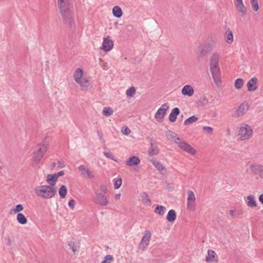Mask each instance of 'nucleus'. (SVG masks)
I'll list each match as a JSON object with an SVG mask.
<instances>
[{"label": "nucleus", "mask_w": 263, "mask_h": 263, "mask_svg": "<svg viewBox=\"0 0 263 263\" xmlns=\"http://www.w3.org/2000/svg\"><path fill=\"white\" fill-rule=\"evenodd\" d=\"M165 210V208L163 205H157L155 209V212L159 215H163Z\"/></svg>", "instance_id": "33"}, {"label": "nucleus", "mask_w": 263, "mask_h": 263, "mask_svg": "<svg viewBox=\"0 0 263 263\" xmlns=\"http://www.w3.org/2000/svg\"><path fill=\"white\" fill-rule=\"evenodd\" d=\"M112 14L115 17L119 18L123 14L122 9L118 6H115L112 8Z\"/></svg>", "instance_id": "28"}, {"label": "nucleus", "mask_w": 263, "mask_h": 263, "mask_svg": "<svg viewBox=\"0 0 263 263\" xmlns=\"http://www.w3.org/2000/svg\"><path fill=\"white\" fill-rule=\"evenodd\" d=\"M55 175L57 176V178L58 179L59 176H63L64 175V172L63 171H60L58 172V173L55 174Z\"/></svg>", "instance_id": "51"}, {"label": "nucleus", "mask_w": 263, "mask_h": 263, "mask_svg": "<svg viewBox=\"0 0 263 263\" xmlns=\"http://www.w3.org/2000/svg\"><path fill=\"white\" fill-rule=\"evenodd\" d=\"M49 146V142L46 139L42 143H39L36 146V150L32 154V161L34 163L37 164L42 159Z\"/></svg>", "instance_id": "5"}, {"label": "nucleus", "mask_w": 263, "mask_h": 263, "mask_svg": "<svg viewBox=\"0 0 263 263\" xmlns=\"http://www.w3.org/2000/svg\"><path fill=\"white\" fill-rule=\"evenodd\" d=\"M152 236L151 232L148 230H145L144 235L139 244V248L144 250L146 249L149 243Z\"/></svg>", "instance_id": "10"}, {"label": "nucleus", "mask_w": 263, "mask_h": 263, "mask_svg": "<svg viewBox=\"0 0 263 263\" xmlns=\"http://www.w3.org/2000/svg\"><path fill=\"white\" fill-rule=\"evenodd\" d=\"M250 4L253 11L256 12L259 9L258 3L257 0H250Z\"/></svg>", "instance_id": "36"}, {"label": "nucleus", "mask_w": 263, "mask_h": 263, "mask_svg": "<svg viewBox=\"0 0 263 263\" xmlns=\"http://www.w3.org/2000/svg\"><path fill=\"white\" fill-rule=\"evenodd\" d=\"M104 151L103 152V154L105 157L107 158L115 161L117 162V159H116L115 156L113 155L111 152H110L108 150V149L106 147L104 148Z\"/></svg>", "instance_id": "31"}, {"label": "nucleus", "mask_w": 263, "mask_h": 263, "mask_svg": "<svg viewBox=\"0 0 263 263\" xmlns=\"http://www.w3.org/2000/svg\"><path fill=\"white\" fill-rule=\"evenodd\" d=\"M248 103L243 102L241 103L235 111V116L240 117L246 114L249 109Z\"/></svg>", "instance_id": "13"}, {"label": "nucleus", "mask_w": 263, "mask_h": 263, "mask_svg": "<svg viewBox=\"0 0 263 263\" xmlns=\"http://www.w3.org/2000/svg\"><path fill=\"white\" fill-rule=\"evenodd\" d=\"M159 153V149L156 142L154 141H151V146L148 150V155L150 156L156 155Z\"/></svg>", "instance_id": "20"}, {"label": "nucleus", "mask_w": 263, "mask_h": 263, "mask_svg": "<svg viewBox=\"0 0 263 263\" xmlns=\"http://www.w3.org/2000/svg\"><path fill=\"white\" fill-rule=\"evenodd\" d=\"M181 92L183 95L191 97L194 94V90L191 85H186L183 87Z\"/></svg>", "instance_id": "21"}, {"label": "nucleus", "mask_w": 263, "mask_h": 263, "mask_svg": "<svg viewBox=\"0 0 263 263\" xmlns=\"http://www.w3.org/2000/svg\"><path fill=\"white\" fill-rule=\"evenodd\" d=\"M203 130H204V132L206 133H212L213 130V129L210 126H203Z\"/></svg>", "instance_id": "47"}, {"label": "nucleus", "mask_w": 263, "mask_h": 263, "mask_svg": "<svg viewBox=\"0 0 263 263\" xmlns=\"http://www.w3.org/2000/svg\"><path fill=\"white\" fill-rule=\"evenodd\" d=\"M114 46V43L109 37H105L102 43V49L104 51H110Z\"/></svg>", "instance_id": "15"}, {"label": "nucleus", "mask_w": 263, "mask_h": 263, "mask_svg": "<svg viewBox=\"0 0 263 263\" xmlns=\"http://www.w3.org/2000/svg\"><path fill=\"white\" fill-rule=\"evenodd\" d=\"M114 111L111 108L105 107L103 108V114L104 116L106 117H109L112 115Z\"/></svg>", "instance_id": "35"}, {"label": "nucleus", "mask_w": 263, "mask_h": 263, "mask_svg": "<svg viewBox=\"0 0 263 263\" xmlns=\"http://www.w3.org/2000/svg\"><path fill=\"white\" fill-rule=\"evenodd\" d=\"M57 180V176L55 175V174H49L47 175V181L50 184L49 186L54 187Z\"/></svg>", "instance_id": "24"}, {"label": "nucleus", "mask_w": 263, "mask_h": 263, "mask_svg": "<svg viewBox=\"0 0 263 263\" xmlns=\"http://www.w3.org/2000/svg\"><path fill=\"white\" fill-rule=\"evenodd\" d=\"M247 87L249 91H255L258 87V79L254 77L248 81Z\"/></svg>", "instance_id": "14"}, {"label": "nucleus", "mask_w": 263, "mask_h": 263, "mask_svg": "<svg viewBox=\"0 0 263 263\" xmlns=\"http://www.w3.org/2000/svg\"><path fill=\"white\" fill-rule=\"evenodd\" d=\"M57 192L56 188L49 185H42L35 187L34 192L36 196L45 199L53 197Z\"/></svg>", "instance_id": "4"}, {"label": "nucleus", "mask_w": 263, "mask_h": 263, "mask_svg": "<svg viewBox=\"0 0 263 263\" xmlns=\"http://www.w3.org/2000/svg\"><path fill=\"white\" fill-rule=\"evenodd\" d=\"M235 6L238 11L241 13V16H243L246 15L247 13V9L243 4L242 0L236 1Z\"/></svg>", "instance_id": "18"}, {"label": "nucleus", "mask_w": 263, "mask_h": 263, "mask_svg": "<svg viewBox=\"0 0 263 263\" xmlns=\"http://www.w3.org/2000/svg\"><path fill=\"white\" fill-rule=\"evenodd\" d=\"M4 242L5 244L8 246H11V240L9 236H6L4 238Z\"/></svg>", "instance_id": "46"}, {"label": "nucleus", "mask_w": 263, "mask_h": 263, "mask_svg": "<svg viewBox=\"0 0 263 263\" xmlns=\"http://www.w3.org/2000/svg\"><path fill=\"white\" fill-rule=\"evenodd\" d=\"M259 201L263 204V194H261L259 195L258 198Z\"/></svg>", "instance_id": "53"}, {"label": "nucleus", "mask_w": 263, "mask_h": 263, "mask_svg": "<svg viewBox=\"0 0 263 263\" xmlns=\"http://www.w3.org/2000/svg\"><path fill=\"white\" fill-rule=\"evenodd\" d=\"M226 41L229 44L232 43L233 41V33L230 29L227 30Z\"/></svg>", "instance_id": "30"}, {"label": "nucleus", "mask_w": 263, "mask_h": 263, "mask_svg": "<svg viewBox=\"0 0 263 263\" xmlns=\"http://www.w3.org/2000/svg\"><path fill=\"white\" fill-rule=\"evenodd\" d=\"M229 214L231 217H235V210H230L229 211Z\"/></svg>", "instance_id": "52"}, {"label": "nucleus", "mask_w": 263, "mask_h": 263, "mask_svg": "<svg viewBox=\"0 0 263 263\" xmlns=\"http://www.w3.org/2000/svg\"><path fill=\"white\" fill-rule=\"evenodd\" d=\"M248 202L247 205L249 207H255L257 206V203L255 197L253 195H248L247 196Z\"/></svg>", "instance_id": "27"}, {"label": "nucleus", "mask_w": 263, "mask_h": 263, "mask_svg": "<svg viewBox=\"0 0 263 263\" xmlns=\"http://www.w3.org/2000/svg\"><path fill=\"white\" fill-rule=\"evenodd\" d=\"M136 92V89L134 87H130L127 89L126 91V95L127 97H132Z\"/></svg>", "instance_id": "38"}, {"label": "nucleus", "mask_w": 263, "mask_h": 263, "mask_svg": "<svg viewBox=\"0 0 263 263\" xmlns=\"http://www.w3.org/2000/svg\"><path fill=\"white\" fill-rule=\"evenodd\" d=\"M244 81L241 78L236 79L235 81V87L236 89H240L243 85Z\"/></svg>", "instance_id": "37"}, {"label": "nucleus", "mask_w": 263, "mask_h": 263, "mask_svg": "<svg viewBox=\"0 0 263 263\" xmlns=\"http://www.w3.org/2000/svg\"><path fill=\"white\" fill-rule=\"evenodd\" d=\"M122 181L121 178H119V179H117L116 181L115 184H114L115 189H119L121 186V185L122 184Z\"/></svg>", "instance_id": "43"}, {"label": "nucleus", "mask_w": 263, "mask_h": 263, "mask_svg": "<svg viewBox=\"0 0 263 263\" xmlns=\"http://www.w3.org/2000/svg\"><path fill=\"white\" fill-rule=\"evenodd\" d=\"M176 219V214L174 210H171L168 211L167 216L166 219L170 222H174Z\"/></svg>", "instance_id": "26"}, {"label": "nucleus", "mask_w": 263, "mask_h": 263, "mask_svg": "<svg viewBox=\"0 0 263 263\" xmlns=\"http://www.w3.org/2000/svg\"><path fill=\"white\" fill-rule=\"evenodd\" d=\"M243 212L241 210H235V216L238 217L242 215Z\"/></svg>", "instance_id": "49"}, {"label": "nucleus", "mask_w": 263, "mask_h": 263, "mask_svg": "<svg viewBox=\"0 0 263 263\" xmlns=\"http://www.w3.org/2000/svg\"><path fill=\"white\" fill-rule=\"evenodd\" d=\"M75 201L73 199H70L68 202V205L71 209H73L75 205Z\"/></svg>", "instance_id": "48"}, {"label": "nucleus", "mask_w": 263, "mask_h": 263, "mask_svg": "<svg viewBox=\"0 0 263 263\" xmlns=\"http://www.w3.org/2000/svg\"><path fill=\"white\" fill-rule=\"evenodd\" d=\"M140 163V160L139 158L135 156L129 158L125 162L126 165L129 166H134L138 165Z\"/></svg>", "instance_id": "19"}, {"label": "nucleus", "mask_w": 263, "mask_h": 263, "mask_svg": "<svg viewBox=\"0 0 263 263\" xmlns=\"http://www.w3.org/2000/svg\"><path fill=\"white\" fill-rule=\"evenodd\" d=\"M100 190L101 192V193H102L103 194H105L107 192V188L105 184H102L100 186Z\"/></svg>", "instance_id": "44"}, {"label": "nucleus", "mask_w": 263, "mask_h": 263, "mask_svg": "<svg viewBox=\"0 0 263 263\" xmlns=\"http://www.w3.org/2000/svg\"><path fill=\"white\" fill-rule=\"evenodd\" d=\"M217 258L216 253L211 250H209L208 251V255L206 256L205 260L206 262H212L215 260L216 262L217 260L215 259Z\"/></svg>", "instance_id": "22"}, {"label": "nucleus", "mask_w": 263, "mask_h": 263, "mask_svg": "<svg viewBox=\"0 0 263 263\" xmlns=\"http://www.w3.org/2000/svg\"><path fill=\"white\" fill-rule=\"evenodd\" d=\"M93 201L96 204L101 206H105L109 202L107 197L105 194L98 192H96Z\"/></svg>", "instance_id": "8"}, {"label": "nucleus", "mask_w": 263, "mask_h": 263, "mask_svg": "<svg viewBox=\"0 0 263 263\" xmlns=\"http://www.w3.org/2000/svg\"><path fill=\"white\" fill-rule=\"evenodd\" d=\"M180 110L178 108H174L169 115L168 119L171 122H175L176 120L177 116L179 114Z\"/></svg>", "instance_id": "23"}, {"label": "nucleus", "mask_w": 263, "mask_h": 263, "mask_svg": "<svg viewBox=\"0 0 263 263\" xmlns=\"http://www.w3.org/2000/svg\"><path fill=\"white\" fill-rule=\"evenodd\" d=\"M141 200L143 203L146 205H151V200L146 192H142L141 194Z\"/></svg>", "instance_id": "25"}, {"label": "nucleus", "mask_w": 263, "mask_h": 263, "mask_svg": "<svg viewBox=\"0 0 263 263\" xmlns=\"http://www.w3.org/2000/svg\"><path fill=\"white\" fill-rule=\"evenodd\" d=\"M24 209V207L22 204H18L16 205L15 208L13 210V212L14 213L20 212L23 211Z\"/></svg>", "instance_id": "41"}, {"label": "nucleus", "mask_w": 263, "mask_h": 263, "mask_svg": "<svg viewBox=\"0 0 263 263\" xmlns=\"http://www.w3.org/2000/svg\"><path fill=\"white\" fill-rule=\"evenodd\" d=\"M78 170L81 172V175H86L89 179H91L94 177V175L92 172L86 166L81 165L78 167Z\"/></svg>", "instance_id": "17"}, {"label": "nucleus", "mask_w": 263, "mask_h": 263, "mask_svg": "<svg viewBox=\"0 0 263 263\" xmlns=\"http://www.w3.org/2000/svg\"><path fill=\"white\" fill-rule=\"evenodd\" d=\"M83 70L81 68H77L73 73L74 80L82 87H88V82L85 79L82 78Z\"/></svg>", "instance_id": "7"}, {"label": "nucleus", "mask_w": 263, "mask_h": 263, "mask_svg": "<svg viewBox=\"0 0 263 263\" xmlns=\"http://www.w3.org/2000/svg\"><path fill=\"white\" fill-rule=\"evenodd\" d=\"M238 137L240 140L250 139L253 135V129L248 124L242 123L238 127Z\"/></svg>", "instance_id": "6"}, {"label": "nucleus", "mask_w": 263, "mask_h": 263, "mask_svg": "<svg viewBox=\"0 0 263 263\" xmlns=\"http://www.w3.org/2000/svg\"><path fill=\"white\" fill-rule=\"evenodd\" d=\"M113 260V257L111 255H107L105 256L104 260L102 261L101 263H110V261Z\"/></svg>", "instance_id": "40"}, {"label": "nucleus", "mask_w": 263, "mask_h": 263, "mask_svg": "<svg viewBox=\"0 0 263 263\" xmlns=\"http://www.w3.org/2000/svg\"><path fill=\"white\" fill-rule=\"evenodd\" d=\"M153 164L158 170L161 171L164 170L163 166L160 162L154 161L153 162Z\"/></svg>", "instance_id": "39"}, {"label": "nucleus", "mask_w": 263, "mask_h": 263, "mask_svg": "<svg viewBox=\"0 0 263 263\" xmlns=\"http://www.w3.org/2000/svg\"><path fill=\"white\" fill-rule=\"evenodd\" d=\"M198 120V118L195 116H192L187 119H186L184 122L185 125H188L193 122H195Z\"/></svg>", "instance_id": "34"}, {"label": "nucleus", "mask_w": 263, "mask_h": 263, "mask_svg": "<svg viewBox=\"0 0 263 263\" xmlns=\"http://www.w3.org/2000/svg\"><path fill=\"white\" fill-rule=\"evenodd\" d=\"M167 136L170 139L174 141L175 143L184 151L192 155H195L196 153V151L194 148L186 142L182 138L179 137L174 132L168 131L167 133Z\"/></svg>", "instance_id": "3"}, {"label": "nucleus", "mask_w": 263, "mask_h": 263, "mask_svg": "<svg viewBox=\"0 0 263 263\" xmlns=\"http://www.w3.org/2000/svg\"><path fill=\"white\" fill-rule=\"evenodd\" d=\"M251 170L255 175H258L263 179V166L259 164H254L251 166Z\"/></svg>", "instance_id": "16"}, {"label": "nucleus", "mask_w": 263, "mask_h": 263, "mask_svg": "<svg viewBox=\"0 0 263 263\" xmlns=\"http://www.w3.org/2000/svg\"><path fill=\"white\" fill-rule=\"evenodd\" d=\"M203 100H205V101H207V99L205 98H204V99H203Z\"/></svg>", "instance_id": "55"}, {"label": "nucleus", "mask_w": 263, "mask_h": 263, "mask_svg": "<svg viewBox=\"0 0 263 263\" xmlns=\"http://www.w3.org/2000/svg\"><path fill=\"white\" fill-rule=\"evenodd\" d=\"M121 132L125 135H128L130 133L131 131L127 126H124L122 127Z\"/></svg>", "instance_id": "42"}, {"label": "nucleus", "mask_w": 263, "mask_h": 263, "mask_svg": "<svg viewBox=\"0 0 263 263\" xmlns=\"http://www.w3.org/2000/svg\"><path fill=\"white\" fill-rule=\"evenodd\" d=\"M16 219L18 222L21 224H25L27 222V219L21 213H19L17 214L16 216Z\"/></svg>", "instance_id": "29"}, {"label": "nucleus", "mask_w": 263, "mask_h": 263, "mask_svg": "<svg viewBox=\"0 0 263 263\" xmlns=\"http://www.w3.org/2000/svg\"><path fill=\"white\" fill-rule=\"evenodd\" d=\"M67 189L65 185H63L59 190V195L61 198H64L67 194Z\"/></svg>", "instance_id": "32"}, {"label": "nucleus", "mask_w": 263, "mask_h": 263, "mask_svg": "<svg viewBox=\"0 0 263 263\" xmlns=\"http://www.w3.org/2000/svg\"><path fill=\"white\" fill-rule=\"evenodd\" d=\"M97 134H98V136L99 137L100 140L102 142H104L103 134L99 131H97Z\"/></svg>", "instance_id": "50"}, {"label": "nucleus", "mask_w": 263, "mask_h": 263, "mask_svg": "<svg viewBox=\"0 0 263 263\" xmlns=\"http://www.w3.org/2000/svg\"><path fill=\"white\" fill-rule=\"evenodd\" d=\"M212 49V46L209 43L201 44L197 48V54L200 57H203Z\"/></svg>", "instance_id": "9"}, {"label": "nucleus", "mask_w": 263, "mask_h": 263, "mask_svg": "<svg viewBox=\"0 0 263 263\" xmlns=\"http://www.w3.org/2000/svg\"><path fill=\"white\" fill-rule=\"evenodd\" d=\"M168 108L167 103H164L158 109L155 116V119L158 122H162L163 121L164 115Z\"/></svg>", "instance_id": "11"}, {"label": "nucleus", "mask_w": 263, "mask_h": 263, "mask_svg": "<svg viewBox=\"0 0 263 263\" xmlns=\"http://www.w3.org/2000/svg\"><path fill=\"white\" fill-rule=\"evenodd\" d=\"M58 4L64 22L71 26L73 19V9L69 1L58 0Z\"/></svg>", "instance_id": "1"}, {"label": "nucleus", "mask_w": 263, "mask_h": 263, "mask_svg": "<svg viewBox=\"0 0 263 263\" xmlns=\"http://www.w3.org/2000/svg\"><path fill=\"white\" fill-rule=\"evenodd\" d=\"M187 207L191 211H194L195 207V196L193 191H190L187 194Z\"/></svg>", "instance_id": "12"}, {"label": "nucleus", "mask_w": 263, "mask_h": 263, "mask_svg": "<svg viewBox=\"0 0 263 263\" xmlns=\"http://www.w3.org/2000/svg\"><path fill=\"white\" fill-rule=\"evenodd\" d=\"M219 55L217 52L212 54L210 61V70L215 85L219 87L221 84V72L219 66Z\"/></svg>", "instance_id": "2"}, {"label": "nucleus", "mask_w": 263, "mask_h": 263, "mask_svg": "<svg viewBox=\"0 0 263 263\" xmlns=\"http://www.w3.org/2000/svg\"><path fill=\"white\" fill-rule=\"evenodd\" d=\"M121 196V194H116L115 198L116 199H119Z\"/></svg>", "instance_id": "54"}, {"label": "nucleus", "mask_w": 263, "mask_h": 263, "mask_svg": "<svg viewBox=\"0 0 263 263\" xmlns=\"http://www.w3.org/2000/svg\"><path fill=\"white\" fill-rule=\"evenodd\" d=\"M74 245L75 243L74 241H71L68 243V246H69L70 249H71L74 253L76 251V247Z\"/></svg>", "instance_id": "45"}]
</instances>
